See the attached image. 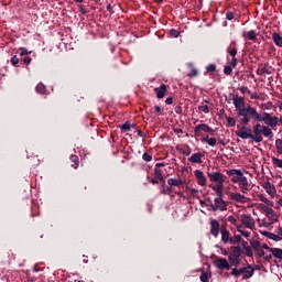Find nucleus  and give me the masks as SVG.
<instances>
[{
	"label": "nucleus",
	"mask_w": 282,
	"mask_h": 282,
	"mask_svg": "<svg viewBox=\"0 0 282 282\" xmlns=\"http://www.w3.org/2000/svg\"><path fill=\"white\" fill-rule=\"evenodd\" d=\"M229 197L234 202H238V204H246V196L241 195L240 193L230 192Z\"/></svg>",
	"instance_id": "obj_14"
},
{
	"label": "nucleus",
	"mask_w": 282,
	"mask_h": 282,
	"mask_svg": "<svg viewBox=\"0 0 282 282\" xmlns=\"http://www.w3.org/2000/svg\"><path fill=\"white\" fill-rule=\"evenodd\" d=\"M165 104L173 105V97L166 98Z\"/></svg>",
	"instance_id": "obj_63"
},
{
	"label": "nucleus",
	"mask_w": 282,
	"mask_h": 282,
	"mask_svg": "<svg viewBox=\"0 0 282 282\" xmlns=\"http://www.w3.org/2000/svg\"><path fill=\"white\" fill-rule=\"evenodd\" d=\"M262 135H264V138H272L273 135L272 129H270L269 126H263Z\"/></svg>",
	"instance_id": "obj_22"
},
{
	"label": "nucleus",
	"mask_w": 282,
	"mask_h": 282,
	"mask_svg": "<svg viewBox=\"0 0 282 282\" xmlns=\"http://www.w3.org/2000/svg\"><path fill=\"white\" fill-rule=\"evenodd\" d=\"M170 35L173 37V39H177V36H180V32L177 30H170Z\"/></svg>",
	"instance_id": "obj_49"
},
{
	"label": "nucleus",
	"mask_w": 282,
	"mask_h": 282,
	"mask_svg": "<svg viewBox=\"0 0 282 282\" xmlns=\"http://www.w3.org/2000/svg\"><path fill=\"white\" fill-rule=\"evenodd\" d=\"M208 279H209V275H208L207 272H203V273L200 274V281H202V282H208Z\"/></svg>",
	"instance_id": "obj_46"
},
{
	"label": "nucleus",
	"mask_w": 282,
	"mask_h": 282,
	"mask_svg": "<svg viewBox=\"0 0 282 282\" xmlns=\"http://www.w3.org/2000/svg\"><path fill=\"white\" fill-rule=\"evenodd\" d=\"M234 107L236 108L237 118H240L241 124H249L254 115V107L247 105L243 97H234Z\"/></svg>",
	"instance_id": "obj_1"
},
{
	"label": "nucleus",
	"mask_w": 282,
	"mask_h": 282,
	"mask_svg": "<svg viewBox=\"0 0 282 282\" xmlns=\"http://www.w3.org/2000/svg\"><path fill=\"white\" fill-rule=\"evenodd\" d=\"M271 160H272L273 166H278V169H282V160L275 156H272Z\"/></svg>",
	"instance_id": "obj_29"
},
{
	"label": "nucleus",
	"mask_w": 282,
	"mask_h": 282,
	"mask_svg": "<svg viewBox=\"0 0 282 282\" xmlns=\"http://www.w3.org/2000/svg\"><path fill=\"white\" fill-rule=\"evenodd\" d=\"M247 36L249 41H257V33L252 30L247 33Z\"/></svg>",
	"instance_id": "obj_35"
},
{
	"label": "nucleus",
	"mask_w": 282,
	"mask_h": 282,
	"mask_svg": "<svg viewBox=\"0 0 282 282\" xmlns=\"http://www.w3.org/2000/svg\"><path fill=\"white\" fill-rule=\"evenodd\" d=\"M245 254L247 257H252V248H250V247L245 248Z\"/></svg>",
	"instance_id": "obj_50"
},
{
	"label": "nucleus",
	"mask_w": 282,
	"mask_h": 282,
	"mask_svg": "<svg viewBox=\"0 0 282 282\" xmlns=\"http://www.w3.org/2000/svg\"><path fill=\"white\" fill-rule=\"evenodd\" d=\"M202 130L200 129H197V126L195 127V129H194V134L196 135V138H199V132H200Z\"/></svg>",
	"instance_id": "obj_62"
},
{
	"label": "nucleus",
	"mask_w": 282,
	"mask_h": 282,
	"mask_svg": "<svg viewBox=\"0 0 282 282\" xmlns=\"http://www.w3.org/2000/svg\"><path fill=\"white\" fill-rule=\"evenodd\" d=\"M238 184H239V188H240L241 193H243V195H248L250 193V191H252V185H250V182H248V178L246 176Z\"/></svg>",
	"instance_id": "obj_10"
},
{
	"label": "nucleus",
	"mask_w": 282,
	"mask_h": 282,
	"mask_svg": "<svg viewBox=\"0 0 282 282\" xmlns=\"http://www.w3.org/2000/svg\"><path fill=\"white\" fill-rule=\"evenodd\" d=\"M216 198L214 199V204L209 205V208L214 210V213H217V210L224 212L228 210V204H226V200H224V189H216Z\"/></svg>",
	"instance_id": "obj_4"
},
{
	"label": "nucleus",
	"mask_w": 282,
	"mask_h": 282,
	"mask_svg": "<svg viewBox=\"0 0 282 282\" xmlns=\"http://www.w3.org/2000/svg\"><path fill=\"white\" fill-rule=\"evenodd\" d=\"M251 119L254 120V122H264V124H267V127H276V124H279V117H272L268 112H263V115L261 116L256 110L253 112Z\"/></svg>",
	"instance_id": "obj_3"
},
{
	"label": "nucleus",
	"mask_w": 282,
	"mask_h": 282,
	"mask_svg": "<svg viewBox=\"0 0 282 282\" xmlns=\"http://www.w3.org/2000/svg\"><path fill=\"white\" fill-rule=\"evenodd\" d=\"M236 135H238V138H241L242 140H248V138L252 140L253 138L252 130L246 126L240 128V130L236 131Z\"/></svg>",
	"instance_id": "obj_9"
},
{
	"label": "nucleus",
	"mask_w": 282,
	"mask_h": 282,
	"mask_svg": "<svg viewBox=\"0 0 282 282\" xmlns=\"http://www.w3.org/2000/svg\"><path fill=\"white\" fill-rule=\"evenodd\" d=\"M194 175L197 178V184L199 186H206V175H204V172L202 170H196L194 172Z\"/></svg>",
	"instance_id": "obj_13"
},
{
	"label": "nucleus",
	"mask_w": 282,
	"mask_h": 282,
	"mask_svg": "<svg viewBox=\"0 0 282 282\" xmlns=\"http://www.w3.org/2000/svg\"><path fill=\"white\" fill-rule=\"evenodd\" d=\"M20 56H28V54H32V51H28L25 47H20L19 48Z\"/></svg>",
	"instance_id": "obj_36"
},
{
	"label": "nucleus",
	"mask_w": 282,
	"mask_h": 282,
	"mask_svg": "<svg viewBox=\"0 0 282 282\" xmlns=\"http://www.w3.org/2000/svg\"><path fill=\"white\" fill-rule=\"evenodd\" d=\"M229 265L238 268L241 264V247H234L228 256Z\"/></svg>",
	"instance_id": "obj_5"
},
{
	"label": "nucleus",
	"mask_w": 282,
	"mask_h": 282,
	"mask_svg": "<svg viewBox=\"0 0 282 282\" xmlns=\"http://www.w3.org/2000/svg\"><path fill=\"white\" fill-rule=\"evenodd\" d=\"M237 63H238L237 57H232L231 61L229 62V66L237 67Z\"/></svg>",
	"instance_id": "obj_54"
},
{
	"label": "nucleus",
	"mask_w": 282,
	"mask_h": 282,
	"mask_svg": "<svg viewBox=\"0 0 282 282\" xmlns=\"http://www.w3.org/2000/svg\"><path fill=\"white\" fill-rule=\"evenodd\" d=\"M219 221L217 219H212L210 220V235L213 237H219Z\"/></svg>",
	"instance_id": "obj_12"
},
{
	"label": "nucleus",
	"mask_w": 282,
	"mask_h": 282,
	"mask_svg": "<svg viewBox=\"0 0 282 282\" xmlns=\"http://www.w3.org/2000/svg\"><path fill=\"white\" fill-rule=\"evenodd\" d=\"M143 160H144V162H151V160H153V156H151L149 153H144Z\"/></svg>",
	"instance_id": "obj_52"
},
{
	"label": "nucleus",
	"mask_w": 282,
	"mask_h": 282,
	"mask_svg": "<svg viewBox=\"0 0 282 282\" xmlns=\"http://www.w3.org/2000/svg\"><path fill=\"white\" fill-rule=\"evenodd\" d=\"M275 149L279 155H282V139L275 140Z\"/></svg>",
	"instance_id": "obj_28"
},
{
	"label": "nucleus",
	"mask_w": 282,
	"mask_h": 282,
	"mask_svg": "<svg viewBox=\"0 0 282 282\" xmlns=\"http://www.w3.org/2000/svg\"><path fill=\"white\" fill-rule=\"evenodd\" d=\"M229 241L234 246H235V243H241V236H235L234 238H230Z\"/></svg>",
	"instance_id": "obj_38"
},
{
	"label": "nucleus",
	"mask_w": 282,
	"mask_h": 282,
	"mask_svg": "<svg viewBox=\"0 0 282 282\" xmlns=\"http://www.w3.org/2000/svg\"><path fill=\"white\" fill-rule=\"evenodd\" d=\"M167 184H169V186H182V184H184V182H182V180H177V178H169Z\"/></svg>",
	"instance_id": "obj_24"
},
{
	"label": "nucleus",
	"mask_w": 282,
	"mask_h": 282,
	"mask_svg": "<svg viewBox=\"0 0 282 282\" xmlns=\"http://www.w3.org/2000/svg\"><path fill=\"white\" fill-rule=\"evenodd\" d=\"M11 64L12 65H19V57L17 55H14L12 58H11Z\"/></svg>",
	"instance_id": "obj_56"
},
{
	"label": "nucleus",
	"mask_w": 282,
	"mask_h": 282,
	"mask_svg": "<svg viewBox=\"0 0 282 282\" xmlns=\"http://www.w3.org/2000/svg\"><path fill=\"white\" fill-rule=\"evenodd\" d=\"M240 221L245 226V228H254V218H251L250 216L243 214L240 216Z\"/></svg>",
	"instance_id": "obj_11"
},
{
	"label": "nucleus",
	"mask_w": 282,
	"mask_h": 282,
	"mask_svg": "<svg viewBox=\"0 0 282 282\" xmlns=\"http://www.w3.org/2000/svg\"><path fill=\"white\" fill-rule=\"evenodd\" d=\"M258 252V257H265V251L263 250V249H259V251H257Z\"/></svg>",
	"instance_id": "obj_60"
},
{
	"label": "nucleus",
	"mask_w": 282,
	"mask_h": 282,
	"mask_svg": "<svg viewBox=\"0 0 282 282\" xmlns=\"http://www.w3.org/2000/svg\"><path fill=\"white\" fill-rule=\"evenodd\" d=\"M202 158H204V154L202 153H194L191 158H189V162H192L193 164H202Z\"/></svg>",
	"instance_id": "obj_19"
},
{
	"label": "nucleus",
	"mask_w": 282,
	"mask_h": 282,
	"mask_svg": "<svg viewBox=\"0 0 282 282\" xmlns=\"http://www.w3.org/2000/svg\"><path fill=\"white\" fill-rule=\"evenodd\" d=\"M238 232H240V235L247 239L250 237V232L241 230V226H238Z\"/></svg>",
	"instance_id": "obj_45"
},
{
	"label": "nucleus",
	"mask_w": 282,
	"mask_h": 282,
	"mask_svg": "<svg viewBox=\"0 0 282 282\" xmlns=\"http://www.w3.org/2000/svg\"><path fill=\"white\" fill-rule=\"evenodd\" d=\"M197 74H198L197 68H192L191 72L187 74V76L189 78H195Z\"/></svg>",
	"instance_id": "obj_42"
},
{
	"label": "nucleus",
	"mask_w": 282,
	"mask_h": 282,
	"mask_svg": "<svg viewBox=\"0 0 282 282\" xmlns=\"http://www.w3.org/2000/svg\"><path fill=\"white\" fill-rule=\"evenodd\" d=\"M202 142H206L209 147H216L217 145V139L215 138H209L206 135L205 138L202 139Z\"/></svg>",
	"instance_id": "obj_21"
},
{
	"label": "nucleus",
	"mask_w": 282,
	"mask_h": 282,
	"mask_svg": "<svg viewBox=\"0 0 282 282\" xmlns=\"http://www.w3.org/2000/svg\"><path fill=\"white\" fill-rule=\"evenodd\" d=\"M154 111H155V113H160V116L164 115V110H162V108L160 106H155Z\"/></svg>",
	"instance_id": "obj_53"
},
{
	"label": "nucleus",
	"mask_w": 282,
	"mask_h": 282,
	"mask_svg": "<svg viewBox=\"0 0 282 282\" xmlns=\"http://www.w3.org/2000/svg\"><path fill=\"white\" fill-rule=\"evenodd\" d=\"M261 235H263V237H268V239H272L273 241H281L282 237L278 234H272L269 231H261Z\"/></svg>",
	"instance_id": "obj_18"
},
{
	"label": "nucleus",
	"mask_w": 282,
	"mask_h": 282,
	"mask_svg": "<svg viewBox=\"0 0 282 282\" xmlns=\"http://www.w3.org/2000/svg\"><path fill=\"white\" fill-rule=\"evenodd\" d=\"M154 91L156 94V98H164V96H166V85L162 84L160 87L155 88Z\"/></svg>",
	"instance_id": "obj_15"
},
{
	"label": "nucleus",
	"mask_w": 282,
	"mask_h": 282,
	"mask_svg": "<svg viewBox=\"0 0 282 282\" xmlns=\"http://www.w3.org/2000/svg\"><path fill=\"white\" fill-rule=\"evenodd\" d=\"M239 91H241V94H246V91H248V94H251L250 90H248V87H246V86H241L239 88Z\"/></svg>",
	"instance_id": "obj_59"
},
{
	"label": "nucleus",
	"mask_w": 282,
	"mask_h": 282,
	"mask_svg": "<svg viewBox=\"0 0 282 282\" xmlns=\"http://www.w3.org/2000/svg\"><path fill=\"white\" fill-rule=\"evenodd\" d=\"M272 39H273V43L278 46V47H282V36L279 33H273L272 34Z\"/></svg>",
	"instance_id": "obj_20"
},
{
	"label": "nucleus",
	"mask_w": 282,
	"mask_h": 282,
	"mask_svg": "<svg viewBox=\"0 0 282 282\" xmlns=\"http://www.w3.org/2000/svg\"><path fill=\"white\" fill-rule=\"evenodd\" d=\"M227 175L231 177V182L234 184H239L240 181L246 177V175H243V172H241V170H236V169L227 170Z\"/></svg>",
	"instance_id": "obj_6"
},
{
	"label": "nucleus",
	"mask_w": 282,
	"mask_h": 282,
	"mask_svg": "<svg viewBox=\"0 0 282 282\" xmlns=\"http://www.w3.org/2000/svg\"><path fill=\"white\" fill-rule=\"evenodd\" d=\"M70 161L73 162V166L74 169H76L78 166V155H72L70 156Z\"/></svg>",
	"instance_id": "obj_40"
},
{
	"label": "nucleus",
	"mask_w": 282,
	"mask_h": 282,
	"mask_svg": "<svg viewBox=\"0 0 282 282\" xmlns=\"http://www.w3.org/2000/svg\"><path fill=\"white\" fill-rule=\"evenodd\" d=\"M230 274H231V276H235V279H239L241 276L239 273V269H237V268L231 269Z\"/></svg>",
	"instance_id": "obj_39"
},
{
	"label": "nucleus",
	"mask_w": 282,
	"mask_h": 282,
	"mask_svg": "<svg viewBox=\"0 0 282 282\" xmlns=\"http://www.w3.org/2000/svg\"><path fill=\"white\" fill-rule=\"evenodd\" d=\"M270 252L273 254V257H275V259H282V249L271 248Z\"/></svg>",
	"instance_id": "obj_23"
},
{
	"label": "nucleus",
	"mask_w": 282,
	"mask_h": 282,
	"mask_svg": "<svg viewBox=\"0 0 282 282\" xmlns=\"http://www.w3.org/2000/svg\"><path fill=\"white\" fill-rule=\"evenodd\" d=\"M173 191V187L166 186V185H162V193L163 195H171V192Z\"/></svg>",
	"instance_id": "obj_32"
},
{
	"label": "nucleus",
	"mask_w": 282,
	"mask_h": 282,
	"mask_svg": "<svg viewBox=\"0 0 282 282\" xmlns=\"http://www.w3.org/2000/svg\"><path fill=\"white\" fill-rule=\"evenodd\" d=\"M35 91H37V94H45V85L43 84H37V86L35 87Z\"/></svg>",
	"instance_id": "obj_33"
},
{
	"label": "nucleus",
	"mask_w": 282,
	"mask_h": 282,
	"mask_svg": "<svg viewBox=\"0 0 282 282\" xmlns=\"http://www.w3.org/2000/svg\"><path fill=\"white\" fill-rule=\"evenodd\" d=\"M207 72H215V69H217V66H215V64H209L207 67H206Z\"/></svg>",
	"instance_id": "obj_51"
},
{
	"label": "nucleus",
	"mask_w": 282,
	"mask_h": 282,
	"mask_svg": "<svg viewBox=\"0 0 282 282\" xmlns=\"http://www.w3.org/2000/svg\"><path fill=\"white\" fill-rule=\"evenodd\" d=\"M240 243H241L243 250H245L246 248H249V247H248V241H246V240H240Z\"/></svg>",
	"instance_id": "obj_61"
},
{
	"label": "nucleus",
	"mask_w": 282,
	"mask_h": 282,
	"mask_svg": "<svg viewBox=\"0 0 282 282\" xmlns=\"http://www.w3.org/2000/svg\"><path fill=\"white\" fill-rule=\"evenodd\" d=\"M80 14H87V9L83 4L78 6Z\"/></svg>",
	"instance_id": "obj_57"
},
{
	"label": "nucleus",
	"mask_w": 282,
	"mask_h": 282,
	"mask_svg": "<svg viewBox=\"0 0 282 282\" xmlns=\"http://www.w3.org/2000/svg\"><path fill=\"white\" fill-rule=\"evenodd\" d=\"M254 274V268L252 265H247L245 273L242 275L243 280L252 279V275Z\"/></svg>",
	"instance_id": "obj_17"
},
{
	"label": "nucleus",
	"mask_w": 282,
	"mask_h": 282,
	"mask_svg": "<svg viewBox=\"0 0 282 282\" xmlns=\"http://www.w3.org/2000/svg\"><path fill=\"white\" fill-rule=\"evenodd\" d=\"M228 54H229V56H231L232 58H236V56H237V48H229L228 50Z\"/></svg>",
	"instance_id": "obj_47"
},
{
	"label": "nucleus",
	"mask_w": 282,
	"mask_h": 282,
	"mask_svg": "<svg viewBox=\"0 0 282 282\" xmlns=\"http://www.w3.org/2000/svg\"><path fill=\"white\" fill-rule=\"evenodd\" d=\"M197 129H200V131H204L205 133H208V131H210V127H208V124L205 123L198 124Z\"/></svg>",
	"instance_id": "obj_34"
},
{
	"label": "nucleus",
	"mask_w": 282,
	"mask_h": 282,
	"mask_svg": "<svg viewBox=\"0 0 282 282\" xmlns=\"http://www.w3.org/2000/svg\"><path fill=\"white\" fill-rule=\"evenodd\" d=\"M265 215L268 219H270V221H276V213H274V209H268V213Z\"/></svg>",
	"instance_id": "obj_25"
},
{
	"label": "nucleus",
	"mask_w": 282,
	"mask_h": 282,
	"mask_svg": "<svg viewBox=\"0 0 282 282\" xmlns=\"http://www.w3.org/2000/svg\"><path fill=\"white\" fill-rule=\"evenodd\" d=\"M226 19H227L228 21H232V19H235V13H232V12H227V13H226Z\"/></svg>",
	"instance_id": "obj_55"
},
{
	"label": "nucleus",
	"mask_w": 282,
	"mask_h": 282,
	"mask_svg": "<svg viewBox=\"0 0 282 282\" xmlns=\"http://www.w3.org/2000/svg\"><path fill=\"white\" fill-rule=\"evenodd\" d=\"M224 74H226V76H230V74H232V66H225Z\"/></svg>",
	"instance_id": "obj_44"
},
{
	"label": "nucleus",
	"mask_w": 282,
	"mask_h": 282,
	"mask_svg": "<svg viewBox=\"0 0 282 282\" xmlns=\"http://www.w3.org/2000/svg\"><path fill=\"white\" fill-rule=\"evenodd\" d=\"M221 241L223 243H228L230 241V231L226 227L220 228Z\"/></svg>",
	"instance_id": "obj_16"
},
{
	"label": "nucleus",
	"mask_w": 282,
	"mask_h": 282,
	"mask_svg": "<svg viewBox=\"0 0 282 282\" xmlns=\"http://www.w3.org/2000/svg\"><path fill=\"white\" fill-rule=\"evenodd\" d=\"M131 127H135V124H131V122L127 121L126 123H123L120 129L121 131H131Z\"/></svg>",
	"instance_id": "obj_27"
},
{
	"label": "nucleus",
	"mask_w": 282,
	"mask_h": 282,
	"mask_svg": "<svg viewBox=\"0 0 282 282\" xmlns=\"http://www.w3.org/2000/svg\"><path fill=\"white\" fill-rule=\"evenodd\" d=\"M213 263L217 270H230L231 268L230 262H228L226 258L221 257H217Z\"/></svg>",
	"instance_id": "obj_7"
},
{
	"label": "nucleus",
	"mask_w": 282,
	"mask_h": 282,
	"mask_svg": "<svg viewBox=\"0 0 282 282\" xmlns=\"http://www.w3.org/2000/svg\"><path fill=\"white\" fill-rule=\"evenodd\" d=\"M227 124L228 127H235L237 124V121L232 117L227 118Z\"/></svg>",
	"instance_id": "obj_41"
},
{
	"label": "nucleus",
	"mask_w": 282,
	"mask_h": 282,
	"mask_svg": "<svg viewBox=\"0 0 282 282\" xmlns=\"http://www.w3.org/2000/svg\"><path fill=\"white\" fill-rule=\"evenodd\" d=\"M264 261H272V254L264 256Z\"/></svg>",
	"instance_id": "obj_64"
},
{
	"label": "nucleus",
	"mask_w": 282,
	"mask_h": 282,
	"mask_svg": "<svg viewBox=\"0 0 282 282\" xmlns=\"http://www.w3.org/2000/svg\"><path fill=\"white\" fill-rule=\"evenodd\" d=\"M209 182L213 184L209 185V188L214 192L224 191V183L226 182V175L221 174V172H208L207 173Z\"/></svg>",
	"instance_id": "obj_2"
},
{
	"label": "nucleus",
	"mask_w": 282,
	"mask_h": 282,
	"mask_svg": "<svg viewBox=\"0 0 282 282\" xmlns=\"http://www.w3.org/2000/svg\"><path fill=\"white\" fill-rule=\"evenodd\" d=\"M154 175H155L156 180H159L160 182H164V176L162 175V170L155 167Z\"/></svg>",
	"instance_id": "obj_26"
},
{
	"label": "nucleus",
	"mask_w": 282,
	"mask_h": 282,
	"mask_svg": "<svg viewBox=\"0 0 282 282\" xmlns=\"http://www.w3.org/2000/svg\"><path fill=\"white\" fill-rule=\"evenodd\" d=\"M263 188L269 193V195L272 194V184L270 182H264Z\"/></svg>",
	"instance_id": "obj_37"
},
{
	"label": "nucleus",
	"mask_w": 282,
	"mask_h": 282,
	"mask_svg": "<svg viewBox=\"0 0 282 282\" xmlns=\"http://www.w3.org/2000/svg\"><path fill=\"white\" fill-rule=\"evenodd\" d=\"M258 208L260 209V210H263V213H268V210H270L271 208L270 207H267L265 206V204H259L258 205Z\"/></svg>",
	"instance_id": "obj_48"
},
{
	"label": "nucleus",
	"mask_w": 282,
	"mask_h": 282,
	"mask_svg": "<svg viewBox=\"0 0 282 282\" xmlns=\"http://www.w3.org/2000/svg\"><path fill=\"white\" fill-rule=\"evenodd\" d=\"M263 126L261 123H257L253 126V142H263Z\"/></svg>",
	"instance_id": "obj_8"
},
{
	"label": "nucleus",
	"mask_w": 282,
	"mask_h": 282,
	"mask_svg": "<svg viewBox=\"0 0 282 282\" xmlns=\"http://www.w3.org/2000/svg\"><path fill=\"white\" fill-rule=\"evenodd\" d=\"M259 199L260 202H263V204H265L267 206H274V204L272 203V200L268 199L265 196L263 195H259Z\"/></svg>",
	"instance_id": "obj_30"
},
{
	"label": "nucleus",
	"mask_w": 282,
	"mask_h": 282,
	"mask_svg": "<svg viewBox=\"0 0 282 282\" xmlns=\"http://www.w3.org/2000/svg\"><path fill=\"white\" fill-rule=\"evenodd\" d=\"M23 63H24V65H30V63H32V57H30V56L24 57Z\"/></svg>",
	"instance_id": "obj_58"
},
{
	"label": "nucleus",
	"mask_w": 282,
	"mask_h": 282,
	"mask_svg": "<svg viewBox=\"0 0 282 282\" xmlns=\"http://www.w3.org/2000/svg\"><path fill=\"white\" fill-rule=\"evenodd\" d=\"M251 248H253V250H256V252H259V249H261V242H259V240H253L251 242Z\"/></svg>",
	"instance_id": "obj_31"
},
{
	"label": "nucleus",
	"mask_w": 282,
	"mask_h": 282,
	"mask_svg": "<svg viewBox=\"0 0 282 282\" xmlns=\"http://www.w3.org/2000/svg\"><path fill=\"white\" fill-rule=\"evenodd\" d=\"M198 110L203 111V113H210V109L208 108V106H198Z\"/></svg>",
	"instance_id": "obj_43"
}]
</instances>
